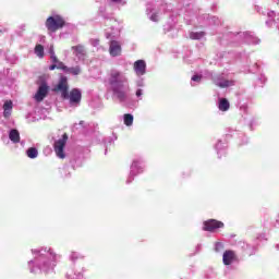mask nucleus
<instances>
[{
  "label": "nucleus",
  "instance_id": "nucleus-1",
  "mask_svg": "<svg viewBox=\"0 0 279 279\" xmlns=\"http://www.w3.org/2000/svg\"><path fill=\"white\" fill-rule=\"evenodd\" d=\"M108 84L113 96L117 97L119 101H125L128 99L130 84L128 83V76L125 73L119 70H111L108 77Z\"/></svg>",
  "mask_w": 279,
  "mask_h": 279
},
{
  "label": "nucleus",
  "instance_id": "nucleus-2",
  "mask_svg": "<svg viewBox=\"0 0 279 279\" xmlns=\"http://www.w3.org/2000/svg\"><path fill=\"white\" fill-rule=\"evenodd\" d=\"M65 22L60 15L50 16L46 20V27L48 32L54 33L58 29H62L64 27Z\"/></svg>",
  "mask_w": 279,
  "mask_h": 279
},
{
  "label": "nucleus",
  "instance_id": "nucleus-3",
  "mask_svg": "<svg viewBox=\"0 0 279 279\" xmlns=\"http://www.w3.org/2000/svg\"><path fill=\"white\" fill-rule=\"evenodd\" d=\"M69 141V135L63 134L62 138L54 142V151L58 158H66V155H64V147H66V142Z\"/></svg>",
  "mask_w": 279,
  "mask_h": 279
},
{
  "label": "nucleus",
  "instance_id": "nucleus-4",
  "mask_svg": "<svg viewBox=\"0 0 279 279\" xmlns=\"http://www.w3.org/2000/svg\"><path fill=\"white\" fill-rule=\"evenodd\" d=\"M219 228H223V222L216 219H209L204 222L203 230L205 232H215L216 230H219Z\"/></svg>",
  "mask_w": 279,
  "mask_h": 279
},
{
  "label": "nucleus",
  "instance_id": "nucleus-5",
  "mask_svg": "<svg viewBox=\"0 0 279 279\" xmlns=\"http://www.w3.org/2000/svg\"><path fill=\"white\" fill-rule=\"evenodd\" d=\"M57 88L61 92L63 99H69V83L66 76H61Z\"/></svg>",
  "mask_w": 279,
  "mask_h": 279
},
{
  "label": "nucleus",
  "instance_id": "nucleus-6",
  "mask_svg": "<svg viewBox=\"0 0 279 279\" xmlns=\"http://www.w3.org/2000/svg\"><path fill=\"white\" fill-rule=\"evenodd\" d=\"M48 94L49 86H47V84L44 83L38 87V90L35 94L34 99L37 100L38 104H40V101H43Z\"/></svg>",
  "mask_w": 279,
  "mask_h": 279
},
{
  "label": "nucleus",
  "instance_id": "nucleus-7",
  "mask_svg": "<svg viewBox=\"0 0 279 279\" xmlns=\"http://www.w3.org/2000/svg\"><path fill=\"white\" fill-rule=\"evenodd\" d=\"M109 53L113 58H117V56H121V44L117 40H112L109 46Z\"/></svg>",
  "mask_w": 279,
  "mask_h": 279
},
{
  "label": "nucleus",
  "instance_id": "nucleus-8",
  "mask_svg": "<svg viewBox=\"0 0 279 279\" xmlns=\"http://www.w3.org/2000/svg\"><path fill=\"white\" fill-rule=\"evenodd\" d=\"M68 99H70V104H80L82 101V92L77 88L72 89Z\"/></svg>",
  "mask_w": 279,
  "mask_h": 279
},
{
  "label": "nucleus",
  "instance_id": "nucleus-9",
  "mask_svg": "<svg viewBox=\"0 0 279 279\" xmlns=\"http://www.w3.org/2000/svg\"><path fill=\"white\" fill-rule=\"evenodd\" d=\"M236 259V254L233 251H226L222 256V260L225 265H232Z\"/></svg>",
  "mask_w": 279,
  "mask_h": 279
},
{
  "label": "nucleus",
  "instance_id": "nucleus-10",
  "mask_svg": "<svg viewBox=\"0 0 279 279\" xmlns=\"http://www.w3.org/2000/svg\"><path fill=\"white\" fill-rule=\"evenodd\" d=\"M145 69H147V64L144 60H137L134 63V70L136 75H145Z\"/></svg>",
  "mask_w": 279,
  "mask_h": 279
},
{
  "label": "nucleus",
  "instance_id": "nucleus-11",
  "mask_svg": "<svg viewBox=\"0 0 279 279\" xmlns=\"http://www.w3.org/2000/svg\"><path fill=\"white\" fill-rule=\"evenodd\" d=\"M216 86H219V88H228L230 86H234V81H228L226 78H217L215 81Z\"/></svg>",
  "mask_w": 279,
  "mask_h": 279
},
{
  "label": "nucleus",
  "instance_id": "nucleus-12",
  "mask_svg": "<svg viewBox=\"0 0 279 279\" xmlns=\"http://www.w3.org/2000/svg\"><path fill=\"white\" fill-rule=\"evenodd\" d=\"M136 173H143V166L138 160H134L131 166V175H136Z\"/></svg>",
  "mask_w": 279,
  "mask_h": 279
},
{
  "label": "nucleus",
  "instance_id": "nucleus-13",
  "mask_svg": "<svg viewBox=\"0 0 279 279\" xmlns=\"http://www.w3.org/2000/svg\"><path fill=\"white\" fill-rule=\"evenodd\" d=\"M9 138L10 141H12V143H20L21 134L19 133L17 130L13 129L10 131Z\"/></svg>",
  "mask_w": 279,
  "mask_h": 279
},
{
  "label": "nucleus",
  "instance_id": "nucleus-14",
  "mask_svg": "<svg viewBox=\"0 0 279 279\" xmlns=\"http://www.w3.org/2000/svg\"><path fill=\"white\" fill-rule=\"evenodd\" d=\"M218 108H219V110H221V112H227V110H230V102L228 101V99L221 98L219 100Z\"/></svg>",
  "mask_w": 279,
  "mask_h": 279
},
{
  "label": "nucleus",
  "instance_id": "nucleus-15",
  "mask_svg": "<svg viewBox=\"0 0 279 279\" xmlns=\"http://www.w3.org/2000/svg\"><path fill=\"white\" fill-rule=\"evenodd\" d=\"M206 36V33L204 32H192L190 33V38L192 40H201V38H204Z\"/></svg>",
  "mask_w": 279,
  "mask_h": 279
},
{
  "label": "nucleus",
  "instance_id": "nucleus-16",
  "mask_svg": "<svg viewBox=\"0 0 279 279\" xmlns=\"http://www.w3.org/2000/svg\"><path fill=\"white\" fill-rule=\"evenodd\" d=\"M26 156L28 158H38V149L36 147H31L26 150Z\"/></svg>",
  "mask_w": 279,
  "mask_h": 279
},
{
  "label": "nucleus",
  "instance_id": "nucleus-17",
  "mask_svg": "<svg viewBox=\"0 0 279 279\" xmlns=\"http://www.w3.org/2000/svg\"><path fill=\"white\" fill-rule=\"evenodd\" d=\"M35 53L38 56V58H44L45 57V47L43 45H37L35 47Z\"/></svg>",
  "mask_w": 279,
  "mask_h": 279
},
{
  "label": "nucleus",
  "instance_id": "nucleus-18",
  "mask_svg": "<svg viewBox=\"0 0 279 279\" xmlns=\"http://www.w3.org/2000/svg\"><path fill=\"white\" fill-rule=\"evenodd\" d=\"M72 50L75 51L76 56H84L85 53L84 46L82 45L73 46Z\"/></svg>",
  "mask_w": 279,
  "mask_h": 279
},
{
  "label": "nucleus",
  "instance_id": "nucleus-19",
  "mask_svg": "<svg viewBox=\"0 0 279 279\" xmlns=\"http://www.w3.org/2000/svg\"><path fill=\"white\" fill-rule=\"evenodd\" d=\"M132 123H134V116H132L130 113H125L124 114V124L130 126V125H132Z\"/></svg>",
  "mask_w": 279,
  "mask_h": 279
},
{
  "label": "nucleus",
  "instance_id": "nucleus-20",
  "mask_svg": "<svg viewBox=\"0 0 279 279\" xmlns=\"http://www.w3.org/2000/svg\"><path fill=\"white\" fill-rule=\"evenodd\" d=\"M65 73H71L72 75H80L81 70H80V66L68 68Z\"/></svg>",
  "mask_w": 279,
  "mask_h": 279
},
{
  "label": "nucleus",
  "instance_id": "nucleus-21",
  "mask_svg": "<svg viewBox=\"0 0 279 279\" xmlns=\"http://www.w3.org/2000/svg\"><path fill=\"white\" fill-rule=\"evenodd\" d=\"M57 69H60L61 71H64L65 73H66V71H69V68L66 65H64L63 62H58Z\"/></svg>",
  "mask_w": 279,
  "mask_h": 279
},
{
  "label": "nucleus",
  "instance_id": "nucleus-22",
  "mask_svg": "<svg viewBox=\"0 0 279 279\" xmlns=\"http://www.w3.org/2000/svg\"><path fill=\"white\" fill-rule=\"evenodd\" d=\"M3 110H12V100H7L4 102Z\"/></svg>",
  "mask_w": 279,
  "mask_h": 279
},
{
  "label": "nucleus",
  "instance_id": "nucleus-23",
  "mask_svg": "<svg viewBox=\"0 0 279 279\" xmlns=\"http://www.w3.org/2000/svg\"><path fill=\"white\" fill-rule=\"evenodd\" d=\"M192 82H202V75H193L192 76Z\"/></svg>",
  "mask_w": 279,
  "mask_h": 279
},
{
  "label": "nucleus",
  "instance_id": "nucleus-24",
  "mask_svg": "<svg viewBox=\"0 0 279 279\" xmlns=\"http://www.w3.org/2000/svg\"><path fill=\"white\" fill-rule=\"evenodd\" d=\"M150 21H154V23H158V14L154 13V14L150 16Z\"/></svg>",
  "mask_w": 279,
  "mask_h": 279
},
{
  "label": "nucleus",
  "instance_id": "nucleus-25",
  "mask_svg": "<svg viewBox=\"0 0 279 279\" xmlns=\"http://www.w3.org/2000/svg\"><path fill=\"white\" fill-rule=\"evenodd\" d=\"M50 53H51L52 62H58V58H57L56 54L53 53V49H50Z\"/></svg>",
  "mask_w": 279,
  "mask_h": 279
},
{
  "label": "nucleus",
  "instance_id": "nucleus-26",
  "mask_svg": "<svg viewBox=\"0 0 279 279\" xmlns=\"http://www.w3.org/2000/svg\"><path fill=\"white\" fill-rule=\"evenodd\" d=\"M136 97H143V89L136 90Z\"/></svg>",
  "mask_w": 279,
  "mask_h": 279
},
{
  "label": "nucleus",
  "instance_id": "nucleus-27",
  "mask_svg": "<svg viewBox=\"0 0 279 279\" xmlns=\"http://www.w3.org/2000/svg\"><path fill=\"white\" fill-rule=\"evenodd\" d=\"M92 45H93L94 47H97V45H99V40H98V39H93V40H92Z\"/></svg>",
  "mask_w": 279,
  "mask_h": 279
},
{
  "label": "nucleus",
  "instance_id": "nucleus-28",
  "mask_svg": "<svg viewBox=\"0 0 279 279\" xmlns=\"http://www.w3.org/2000/svg\"><path fill=\"white\" fill-rule=\"evenodd\" d=\"M3 114H4L5 119H8V117H10V114H11L10 110H4Z\"/></svg>",
  "mask_w": 279,
  "mask_h": 279
},
{
  "label": "nucleus",
  "instance_id": "nucleus-29",
  "mask_svg": "<svg viewBox=\"0 0 279 279\" xmlns=\"http://www.w3.org/2000/svg\"><path fill=\"white\" fill-rule=\"evenodd\" d=\"M50 71H53L54 69H58V65L57 64H52V65H50Z\"/></svg>",
  "mask_w": 279,
  "mask_h": 279
},
{
  "label": "nucleus",
  "instance_id": "nucleus-30",
  "mask_svg": "<svg viewBox=\"0 0 279 279\" xmlns=\"http://www.w3.org/2000/svg\"><path fill=\"white\" fill-rule=\"evenodd\" d=\"M112 1V3H122L123 2V0H111Z\"/></svg>",
  "mask_w": 279,
  "mask_h": 279
},
{
  "label": "nucleus",
  "instance_id": "nucleus-31",
  "mask_svg": "<svg viewBox=\"0 0 279 279\" xmlns=\"http://www.w3.org/2000/svg\"><path fill=\"white\" fill-rule=\"evenodd\" d=\"M132 180H134V177H129V179H128V184H130L131 182H132Z\"/></svg>",
  "mask_w": 279,
  "mask_h": 279
}]
</instances>
